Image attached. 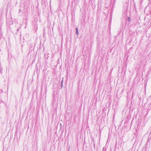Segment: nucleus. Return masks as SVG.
Returning a JSON list of instances; mask_svg holds the SVG:
<instances>
[{
    "mask_svg": "<svg viewBox=\"0 0 151 151\" xmlns=\"http://www.w3.org/2000/svg\"><path fill=\"white\" fill-rule=\"evenodd\" d=\"M2 69L1 68V66H0V71H1V70H2Z\"/></svg>",
    "mask_w": 151,
    "mask_h": 151,
    "instance_id": "obj_4",
    "label": "nucleus"
},
{
    "mask_svg": "<svg viewBox=\"0 0 151 151\" xmlns=\"http://www.w3.org/2000/svg\"><path fill=\"white\" fill-rule=\"evenodd\" d=\"M150 97L151 98V96H150Z\"/></svg>",
    "mask_w": 151,
    "mask_h": 151,
    "instance_id": "obj_7",
    "label": "nucleus"
},
{
    "mask_svg": "<svg viewBox=\"0 0 151 151\" xmlns=\"http://www.w3.org/2000/svg\"><path fill=\"white\" fill-rule=\"evenodd\" d=\"M21 10V9H19V12H20Z\"/></svg>",
    "mask_w": 151,
    "mask_h": 151,
    "instance_id": "obj_6",
    "label": "nucleus"
},
{
    "mask_svg": "<svg viewBox=\"0 0 151 151\" xmlns=\"http://www.w3.org/2000/svg\"><path fill=\"white\" fill-rule=\"evenodd\" d=\"M63 86V83H61V88H62Z\"/></svg>",
    "mask_w": 151,
    "mask_h": 151,
    "instance_id": "obj_5",
    "label": "nucleus"
},
{
    "mask_svg": "<svg viewBox=\"0 0 151 151\" xmlns=\"http://www.w3.org/2000/svg\"><path fill=\"white\" fill-rule=\"evenodd\" d=\"M76 34L77 35H78V28H76Z\"/></svg>",
    "mask_w": 151,
    "mask_h": 151,
    "instance_id": "obj_2",
    "label": "nucleus"
},
{
    "mask_svg": "<svg viewBox=\"0 0 151 151\" xmlns=\"http://www.w3.org/2000/svg\"><path fill=\"white\" fill-rule=\"evenodd\" d=\"M127 20L128 21V22H129L130 20V17H128L127 19Z\"/></svg>",
    "mask_w": 151,
    "mask_h": 151,
    "instance_id": "obj_1",
    "label": "nucleus"
},
{
    "mask_svg": "<svg viewBox=\"0 0 151 151\" xmlns=\"http://www.w3.org/2000/svg\"><path fill=\"white\" fill-rule=\"evenodd\" d=\"M63 78H64L63 77L62 78V80L61 81V83H63Z\"/></svg>",
    "mask_w": 151,
    "mask_h": 151,
    "instance_id": "obj_3",
    "label": "nucleus"
}]
</instances>
